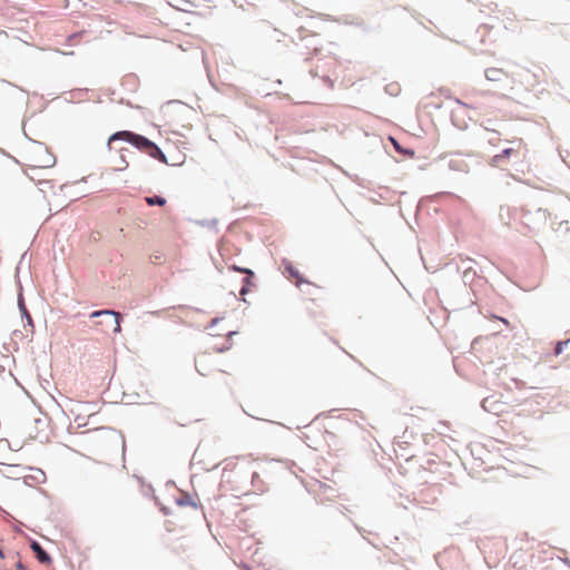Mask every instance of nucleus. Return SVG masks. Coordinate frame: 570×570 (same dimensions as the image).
<instances>
[{"label": "nucleus", "mask_w": 570, "mask_h": 570, "mask_svg": "<svg viewBox=\"0 0 570 570\" xmlns=\"http://www.w3.org/2000/svg\"><path fill=\"white\" fill-rule=\"evenodd\" d=\"M117 140L127 141L129 144H131L132 146H135L140 151L146 153L150 157H153L161 163H167L166 156L160 150V148L155 142H153L151 140H149L148 138H146L141 135H138V134H135V132L128 131V130L117 131V132L112 134L108 139L109 148H111V144Z\"/></svg>", "instance_id": "f03ea898"}, {"label": "nucleus", "mask_w": 570, "mask_h": 570, "mask_svg": "<svg viewBox=\"0 0 570 570\" xmlns=\"http://www.w3.org/2000/svg\"><path fill=\"white\" fill-rule=\"evenodd\" d=\"M512 147L505 148L502 153L495 155L491 159L492 166H501L503 161L510 157H524L527 154V145L524 144L522 138H515L511 141Z\"/></svg>", "instance_id": "7ed1b4c3"}, {"label": "nucleus", "mask_w": 570, "mask_h": 570, "mask_svg": "<svg viewBox=\"0 0 570 570\" xmlns=\"http://www.w3.org/2000/svg\"><path fill=\"white\" fill-rule=\"evenodd\" d=\"M177 503L180 507L190 505L193 509H197V504L194 501H191L190 498L179 499L177 500Z\"/></svg>", "instance_id": "9b49d317"}, {"label": "nucleus", "mask_w": 570, "mask_h": 570, "mask_svg": "<svg viewBox=\"0 0 570 570\" xmlns=\"http://www.w3.org/2000/svg\"><path fill=\"white\" fill-rule=\"evenodd\" d=\"M230 269L233 271H237V272H240V273H244L246 274L247 276L244 278V286L242 287L240 289V295H244L246 292H247V286L248 285H252V278L254 276V273L250 271V269H247V268H240V267H237L235 265L230 266L229 267Z\"/></svg>", "instance_id": "6e6552de"}, {"label": "nucleus", "mask_w": 570, "mask_h": 570, "mask_svg": "<svg viewBox=\"0 0 570 570\" xmlns=\"http://www.w3.org/2000/svg\"><path fill=\"white\" fill-rule=\"evenodd\" d=\"M286 271L288 272L289 276L295 279L296 285H299L303 282V278L299 275L298 271L295 269L293 266H287Z\"/></svg>", "instance_id": "9d476101"}, {"label": "nucleus", "mask_w": 570, "mask_h": 570, "mask_svg": "<svg viewBox=\"0 0 570 570\" xmlns=\"http://www.w3.org/2000/svg\"><path fill=\"white\" fill-rule=\"evenodd\" d=\"M31 549L36 553V557L39 560V562H41V563H50L51 562V558L49 557V554L42 549V547L37 541H33L31 543Z\"/></svg>", "instance_id": "423d86ee"}, {"label": "nucleus", "mask_w": 570, "mask_h": 570, "mask_svg": "<svg viewBox=\"0 0 570 570\" xmlns=\"http://www.w3.org/2000/svg\"><path fill=\"white\" fill-rule=\"evenodd\" d=\"M146 203L149 206H155V205L164 206L166 204V199L160 196H151V197H146Z\"/></svg>", "instance_id": "1a4fd4ad"}, {"label": "nucleus", "mask_w": 570, "mask_h": 570, "mask_svg": "<svg viewBox=\"0 0 570 570\" xmlns=\"http://www.w3.org/2000/svg\"><path fill=\"white\" fill-rule=\"evenodd\" d=\"M501 322H503L505 325H509V321L502 317H498Z\"/></svg>", "instance_id": "4468645a"}, {"label": "nucleus", "mask_w": 570, "mask_h": 570, "mask_svg": "<svg viewBox=\"0 0 570 570\" xmlns=\"http://www.w3.org/2000/svg\"><path fill=\"white\" fill-rule=\"evenodd\" d=\"M24 171L31 180H37V171L55 166V155L43 145L32 146L26 154Z\"/></svg>", "instance_id": "f257e3e1"}, {"label": "nucleus", "mask_w": 570, "mask_h": 570, "mask_svg": "<svg viewBox=\"0 0 570 570\" xmlns=\"http://www.w3.org/2000/svg\"><path fill=\"white\" fill-rule=\"evenodd\" d=\"M106 317L108 321V325L111 327L114 333H119L120 327V314L114 311H96L91 314V317Z\"/></svg>", "instance_id": "39448f33"}, {"label": "nucleus", "mask_w": 570, "mask_h": 570, "mask_svg": "<svg viewBox=\"0 0 570 570\" xmlns=\"http://www.w3.org/2000/svg\"><path fill=\"white\" fill-rule=\"evenodd\" d=\"M214 348H215L217 352L222 353V352H224V351L228 350V348H229V345H224V346H222V347H216V346H215Z\"/></svg>", "instance_id": "f8f14e48"}, {"label": "nucleus", "mask_w": 570, "mask_h": 570, "mask_svg": "<svg viewBox=\"0 0 570 570\" xmlns=\"http://www.w3.org/2000/svg\"><path fill=\"white\" fill-rule=\"evenodd\" d=\"M195 364L198 373L205 376L215 370L217 362L212 353L203 352L197 355Z\"/></svg>", "instance_id": "20e7f679"}, {"label": "nucleus", "mask_w": 570, "mask_h": 570, "mask_svg": "<svg viewBox=\"0 0 570 570\" xmlns=\"http://www.w3.org/2000/svg\"><path fill=\"white\" fill-rule=\"evenodd\" d=\"M485 77L490 81H502L507 78V73L500 68H489L485 70Z\"/></svg>", "instance_id": "0eeeda50"}, {"label": "nucleus", "mask_w": 570, "mask_h": 570, "mask_svg": "<svg viewBox=\"0 0 570 570\" xmlns=\"http://www.w3.org/2000/svg\"><path fill=\"white\" fill-rule=\"evenodd\" d=\"M562 351V343H558L557 347H556V354H560Z\"/></svg>", "instance_id": "ddd939ff"}]
</instances>
